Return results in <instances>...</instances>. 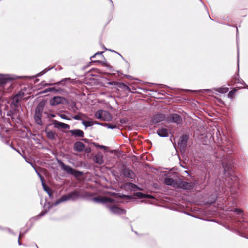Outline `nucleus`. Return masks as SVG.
Segmentation results:
<instances>
[{"label":"nucleus","instance_id":"f257e3e1","mask_svg":"<svg viewBox=\"0 0 248 248\" xmlns=\"http://www.w3.org/2000/svg\"><path fill=\"white\" fill-rule=\"evenodd\" d=\"M234 145L232 141L226 139L220 147L214 153L215 157L218 159V167L216 171L219 178L227 182L228 186L222 187L223 193L222 204L227 211L234 212L241 217L238 219L240 229L248 232V222L244 221L242 210L237 207L239 199L241 198L242 190L240 187L239 178L235 174L237 159L232 155Z\"/></svg>","mask_w":248,"mask_h":248},{"label":"nucleus","instance_id":"f03ea898","mask_svg":"<svg viewBox=\"0 0 248 248\" xmlns=\"http://www.w3.org/2000/svg\"><path fill=\"white\" fill-rule=\"evenodd\" d=\"M181 179V178L176 173L170 174L167 173L164 175V183L167 186L178 189Z\"/></svg>","mask_w":248,"mask_h":248},{"label":"nucleus","instance_id":"7ed1b4c3","mask_svg":"<svg viewBox=\"0 0 248 248\" xmlns=\"http://www.w3.org/2000/svg\"><path fill=\"white\" fill-rule=\"evenodd\" d=\"M85 198V196L81 191L77 189H74L67 194H64L61 197L62 202L70 200L75 201L78 199Z\"/></svg>","mask_w":248,"mask_h":248},{"label":"nucleus","instance_id":"20e7f679","mask_svg":"<svg viewBox=\"0 0 248 248\" xmlns=\"http://www.w3.org/2000/svg\"><path fill=\"white\" fill-rule=\"evenodd\" d=\"M56 161L62 170L70 175H81L83 174L81 171L74 169L71 166L65 164L61 159L56 158Z\"/></svg>","mask_w":248,"mask_h":248},{"label":"nucleus","instance_id":"39448f33","mask_svg":"<svg viewBox=\"0 0 248 248\" xmlns=\"http://www.w3.org/2000/svg\"><path fill=\"white\" fill-rule=\"evenodd\" d=\"M103 126H106L108 129L121 130L122 128L125 127L127 130L130 131L133 128H138L139 126L141 127L147 128L150 125H100ZM153 126V125H150Z\"/></svg>","mask_w":248,"mask_h":248},{"label":"nucleus","instance_id":"423d86ee","mask_svg":"<svg viewBox=\"0 0 248 248\" xmlns=\"http://www.w3.org/2000/svg\"><path fill=\"white\" fill-rule=\"evenodd\" d=\"M3 133H6L8 135L12 134V129L9 127H6L5 125H0V137L1 140L4 143L7 145L10 144V140L6 136L3 135Z\"/></svg>","mask_w":248,"mask_h":248},{"label":"nucleus","instance_id":"0eeeda50","mask_svg":"<svg viewBox=\"0 0 248 248\" xmlns=\"http://www.w3.org/2000/svg\"><path fill=\"white\" fill-rule=\"evenodd\" d=\"M179 183V188L184 190H192L197 186L198 183L196 181H186L181 178Z\"/></svg>","mask_w":248,"mask_h":248},{"label":"nucleus","instance_id":"6e6552de","mask_svg":"<svg viewBox=\"0 0 248 248\" xmlns=\"http://www.w3.org/2000/svg\"><path fill=\"white\" fill-rule=\"evenodd\" d=\"M158 127L156 133L160 137H168L170 135L172 136L171 133V127L168 125H158Z\"/></svg>","mask_w":248,"mask_h":248},{"label":"nucleus","instance_id":"1a4fd4ad","mask_svg":"<svg viewBox=\"0 0 248 248\" xmlns=\"http://www.w3.org/2000/svg\"><path fill=\"white\" fill-rule=\"evenodd\" d=\"M95 116L96 118L104 121H109L112 118L109 112L102 109L97 110L95 114Z\"/></svg>","mask_w":248,"mask_h":248},{"label":"nucleus","instance_id":"9d476101","mask_svg":"<svg viewBox=\"0 0 248 248\" xmlns=\"http://www.w3.org/2000/svg\"><path fill=\"white\" fill-rule=\"evenodd\" d=\"M45 103L42 101L39 103L35 109V113L34 114V120L36 124H41V117Z\"/></svg>","mask_w":248,"mask_h":248},{"label":"nucleus","instance_id":"9b49d317","mask_svg":"<svg viewBox=\"0 0 248 248\" xmlns=\"http://www.w3.org/2000/svg\"><path fill=\"white\" fill-rule=\"evenodd\" d=\"M62 201L61 197L57 199L55 202L51 203L50 202H47L46 198L45 199V202L44 205L43 206V212L46 214L48 213L49 210L53 207L58 205V204L62 203Z\"/></svg>","mask_w":248,"mask_h":248},{"label":"nucleus","instance_id":"f8f14e48","mask_svg":"<svg viewBox=\"0 0 248 248\" xmlns=\"http://www.w3.org/2000/svg\"><path fill=\"white\" fill-rule=\"evenodd\" d=\"M189 139V134H184L180 136L178 141V146L181 150L185 151Z\"/></svg>","mask_w":248,"mask_h":248},{"label":"nucleus","instance_id":"ddd939ff","mask_svg":"<svg viewBox=\"0 0 248 248\" xmlns=\"http://www.w3.org/2000/svg\"><path fill=\"white\" fill-rule=\"evenodd\" d=\"M92 200L97 203H101L107 207V205L110 203L114 201V200L111 198L105 197L102 198L100 197H95L92 199Z\"/></svg>","mask_w":248,"mask_h":248},{"label":"nucleus","instance_id":"4468645a","mask_svg":"<svg viewBox=\"0 0 248 248\" xmlns=\"http://www.w3.org/2000/svg\"><path fill=\"white\" fill-rule=\"evenodd\" d=\"M107 207L108 208L109 211L114 214L121 215L126 214V210L125 209L118 207L116 205H110V203H108V205H107Z\"/></svg>","mask_w":248,"mask_h":248},{"label":"nucleus","instance_id":"2eb2a0df","mask_svg":"<svg viewBox=\"0 0 248 248\" xmlns=\"http://www.w3.org/2000/svg\"><path fill=\"white\" fill-rule=\"evenodd\" d=\"M50 104L51 106H57L59 104H66L68 103L67 100L63 97L55 96L50 100Z\"/></svg>","mask_w":248,"mask_h":248},{"label":"nucleus","instance_id":"dca6fc26","mask_svg":"<svg viewBox=\"0 0 248 248\" xmlns=\"http://www.w3.org/2000/svg\"><path fill=\"white\" fill-rule=\"evenodd\" d=\"M21 99V96L19 94H16L12 98V101L10 103L11 110L10 111L15 110L19 106V101Z\"/></svg>","mask_w":248,"mask_h":248},{"label":"nucleus","instance_id":"f3484780","mask_svg":"<svg viewBox=\"0 0 248 248\" xmlns=\"http://www.w3.org/2000/svg\"><path fill=\"white\" fill-rule=\"evenodd\" d=\"M166 121L169 123H174L180 124L182 121V117L177 114H171L167 117Z\"/></svg>","mask_w":248,"mask_h":248},{"label":"nucleus","instance_id":"a211bd4d","mask_svg":"<svg viewBox=\"0 0 248 248\" xmlns=\"http://www.w3.org/2000/svg\"><path fill=\"white\" fill-rule=\"evenodd\" d=\"M45 132L47 138L51 140L55 141L59 138L58 135L56 132L49 129L46 127L45 129Z\"/></svg>","mask_w":248,"mask_h":248},{"label":"nucleus","instance_id":"6ab92c4d","mask_svg":"<svg viewBox=\"0 0 248 248\" xmlns=\"http://www.w3.org/2000/svg\"><path fill=\"white\" fill-rule=\"evenodd\" d=\"M219 193L217 189H214L209 195L207 202L212 204L217 201Z\"/></svg>","mask_w":248,"mask_h":248},{"label":"nucleus","instance_id":"aec40b11","mask_svg":"<svg viewBox=\"0 0 248 248\" xmlns=\"http://www.w3.org/2000/svg\"><path fill=\"white\" fill-rule=\"evenodd\" d=\"M121 175L124 178L129 179H134L135 177V173L129 168H124L122 170Z\"/></svg>","mask_w":248,"mask_h":248},{"label":"nucleus","instance_id":"412c9836","mask_svg":"<svg viewBox=\"0 0 248 248\" xmlns=\"http://www.w3.org/2000/svg\"><path fill=\"white\" fill-rule=\"evenodd\" d=\"M85 145L81 141H78L75 142L73 145L74 150L77 152H82L84 150Z\"/></svg>","mask_w":248,"mask_h":248},{"label":"nucleus","instance_id":"4be33fe9","mask_svg":"<svg viewBox=\"0 0 248 248\" xmlns=\"http://www.w3.org/2000/svg\"><path fill=\"white\" fill-rule=\"evenodd\" d=\"M15 78H11L9 75H0V87L3 88V85L8 82L9 80H13Z\"/></svg>","mask_w":248,"mask_h":248},{"label":"nucleus","instance_id":"5701e85b","mask_svg":"<svg viewBox=\"0 0 248 248\" xmlns=\"http://www.w3.org/2000/svg\"><path fill=\"white\" fill-rule=\"evenodd\" d=\"M167 119L165 115L162 113L157 114L153 116L152 121L153 124H157Z\"/></svg>","mask_w":248,"mask_h":248},{"label":"nucleus","instance_id":"b1692460","mask_svg":"<svg viewBox=\"0 0 248 248\" xmlns=\"http://www.w3.org/2000/svg\"><path fill=\"white\" fill-rule=\"evenodd\" d=\"M93 161L99 165H101L104 163V160L103 158V155L100 152H97L93 156Z\"/></svg>","mask_w":248,"mask_h":248},{"label":"nucleus","instance_id":"393cba45","mask_svg":"<svg viewBox=\"0 0 248 248\" xmlns=\"http://www.w3.org/2000/svg\"><path fill=\"white\" fill-rule=\"evenodd\" d=\"M71 135L75 138L84 137V132L79 129H74L70 130Z\"/></svg>","mask_w":248,"mask_h":248},{"label":"nucleus","instance_id":"a878e982","mask_svg":"<svg viewBox=\"0 0 248 248\" xmlns=\"http://www.w3.org/2000/svg\"><path fill=\"white\" fill-rule=\"evenodd\" d=\"M37 174L38 175L39 177L41 179V182H42V186L43 187V190L46 193H48V192H49L51 190L50 188V187L46 185L43 181V177L41 176V175L40 174L39 172H37Z\"/></svg>","mask_w":248,"mask_h":248},{"label":"nucleus","instance_id":"bb28decb","mask_svg":"<svg viewBox=\"0 0 248 248\" xmlns=\"http://www.w3.org/2000/svg\"><path fill=\"white\" fill-rule=\"evenodd\" d=\"M126 186L130 190H136L139 188V186L131 182L127 183Z\"/></svg>","mask_w":248,"mask_h":248},{"label":"nucleus","instance_id":"cd10ccee","mask_svg":"<svg viewBox=\"0 0 248 248\" xmlns=\"http://www.w3.org/2000/svg\"><path fill=\"white\" fill-rule=\"evenodd\" d=\"M46 215V214L42 211L37 216H34L29 219V221H31L32 220H33L34 221H36L40 219L42 217Z\"/></svg>","mask_w":248,"mask_h":248},{"label":"nucleus","instance_id":"c85d7f7f","mask_svg":"<svg viewBox=\"0 0 248 248\" xmlns=\"http://www.w3.org/2000/svg\"><path fill=\"white\" fill-rule=\"evenodd\" d=\"M92 145L95 147L96 149H100L104 150H107L108 148V147L103 145H100L98 143L95 142H92Z\"/></svg>","mask_w":248,"mask_h":248},{"label":"nucleus","instance_id":"c756f323","mask_svg":"<svg viewBox=\"0 0 248 248\" xmlns=\"http://www.w3.org/2000/svg\"><path fill=\"white\" fill-rule=\"evenodd\" d=\"M118 87L128 92H131V89L129 86L123 83H119Z\"/></svg>","mask_w":248,"mask_h":248},{"label":"nucleus","instance_id":"7c9ffc66","mask_svg":"<svg viewBox=\"0 0 248 248\" xmlns=\"http://www.w3.org/2000/svg\"><path fill=\"white\" fill-rule=\"evenodd\" d=\"M215 91L221 93H225L228 92L229 88L226 87H220L215 89Z\"/></svg>","mask_w":248,"mask_h":248},{"label":"nucleus","instance_id":"2f4dec72","mask_svg":"<svg viewBox=\"0 0 248 248\" xmlns=\"http://www.w3.org/2000/svg\"><path fill=\"white\" fill-rule=\"evenodd\" d=\"M149 195H147V194H146L145 193H143L141 192H137L136 193V196L138 198H140V199H141V198H145V197H147Z\"/></svg>","mask_w":248,"mask_h":248},{"label":"nucleus","instance_id":"473e14b6","mask_svg":"<svg viewBox=\"0 0 248 248\" xmlns=\"http://www.w3.org/2000/svg\"><path fill=\"white\" fill-rule=\"evenodd\" d=\"M82 124H102L101 123H100L96 121H82Z\"/></svg>","mask_w":248,"mask_h":248},{"label":"nucleus","instance_id":"72a5a7b5","mask_svg":"<svg viewBox=\"0 0 248 248\" xmlns=\"http://www.w3.org/2000/svg\"><path fill=\"white\" fill-rule=\"evenodd\" d=\"M54 127L57 128H67L69 129L70 128V125H54Z\"/></svg>","mask_w":248,"mask_h":248},{"label":"nucleus","instance_id":"f704fd0d","mask_svg":"<svg viewBox=\"0 0 248 248\" xmlns=\"http://www.w3.org/2000/svg\"><path fill=\"white\" fill-rule=\"evenodd\" d=\"M5 231H7L8 232L14 235H16V233L15 232L11 229L7 227H5Z\"/></svg>","mask_w":248,"mask_h":248},{"label":"nucleus","instance_id":"c9c22d12","mask_svg":"<svg viewBox=\"0 0 248 248\" xmlns=\"http://www.w3.org/2000/svg\"><path fill=\"white\" fill-rule=\"evenodd\" d=\"M83 152H85V153L89 154V153H91L92 149H91V147H86L85 146V147L84 148V150Z\"/></svg>","mask_w":248,"mask_h":248},{"label":"nucleus","instance_id":"e433bc0d","mask_svg":"<svg viewBox=\"0 0 248 248\" xmlns=\"http://www.w3.org/2000/svg\"><path fill=\"white\" fill-rule=\"evenodd\" d=\"M153 187L155 189H159L160 188L159 185L156 183L153 184Z\"/></svg>","mask_w":248,"mask_h":248},{"label":"nucleus","instance_id":"4c0bfd02","mask_svg":"<svg viewBox=\"0 0 248 248\" xmlns=\"http://www.w3.org/2000/svg\"><path fill=\"white\" fill-rule=\"evenodd\" d=\"M54 90H55L54 88H47V89H46V90H45L43 91V93H47V92H52V91H54Z\"/></svg>","mask_w":248,"mask_h":248},{"label":"nucleus","instance_id":"58836bf2","mask_svg":"<svg viewBox=\"0 0 248 248\" xmlns=\"http://www.w3.org/2000/svg\"><path fill=\"white\" fill-rule=\"evenodd\" d=\"M25 161H26L27 163H29L30 164H31V166H32V167L34 169V170H35V171H36V172H38V171L36 170L35 169V167H34V164L33 163V162H32V161H28V160H27V158H26V159H25Z\"/></svg>","mask_w":248,"mask_h":248},{"label":"nucleus","instance_id":"ea45409f","mask_svg":"<svg viewBox=\"0 0 248 248\" xmlns=\"http://www.w3.org/2000/svg\"><path fill=\"white\" fill-rule=\"evenodd\" d=\"M50 69H44L43 71L41 72L40 73H39L38 74V76H41L43 75V74L46 73L47 71H48Z\"/></svg>","mask_w":248,"mask_h":248},{"label":"nucleus","instance_id":"a19ab883","mask_svg":"<svg viewBox=\"0 0 248 248\" xmlns=\"http://www.w3.org/2000/svg\"><path fill=\"white\" fill-rule=\"evenodd\" d=\"M83 140L85 142L88 143L89 145H92V142H93V141H91L90 140L87 139H83Z\"/></svg>","mask_w":248,"mask_h":248},{"label":"nucleus","instance_id":"79ce46f5","mask_svg":"<svg viewBox=\"0 0 248 248\" xmlns=\"http://www.w3.org/2000/svg\"><path fill=\"white\" fill-rule=\"evenodd\" d=\"M16 151L20 155H21L25 159H26V156L25 155H23L21 154V152H20V150L18 148H17L16 150Z\"/></svg>","mask_w":248,"mask_h":248},{"label":"nucleus","instance_id":"37998d69","mask_svg":"<svg viewBox=\"0 0 248 248\" xmlns=\"http://www.w3.org/2000/svg\"><path fill=\"white\" fill-rule=\"evenodd\" d=\"M102 53H103V52H97L96 53H95L93 56L91 57L90 58L92 59V58H95L96 57V56H97L98 55H101Z\"/></svg>","mask_w":248,"mask_h":248},{"label":"nucleus","instance_id":"c03bdc74","mask_svg":"<svg viewBox=\"0 0 248 248\" xmlns=\"http://www.w3.org/2000/svg\"><path fill=\"white\" fill-rule=\"evenodd\" d=\"M21 234V232H20L18 238V244L19 246H21V245L24 246L25 245L24 244L21 243L20 240H19Z\"/></svg>","mask_w":248,"mask_h":248},{"label":"nucleus","instance_id":"a18cd8bd","mask_svg":"<svg viewBox=\"0 0 248 248\" xmlns=\"http://www.w3.org/2000/svg\"><path fill=\"white\" fill-rule=\"evenodd\" d=\"M47 194H48L49 197L51 199H52L53 198V194L51 190L49 192H48V193H47Z\"/></svg>","mask_w":248,"mask_h":248},{"label":"nucleus","instance_id":"49530a36","mask_svg":"<svg viewBox=\"0 0 248 248\" xmlns=\"http://www.w3.org/2000/svg\"><path fill=\"white\" fill-rule=\"evenodd\" d=\"M118 84H119L118 82H117L116 81H112V82H110L108 83V84L109 85H117L118 86Z\"/></svg>","mask_w":248,"mask_h":248},{"label":"nucleus","instance_id":"de8ad7c7","mask_svg":"<svg viewBox=\"0 0 248 248\" xmlns=\"http://www.w3.org/2000/svg\"><path fill=\"white\" fill-rule=\"evenodd\" d=\"M31 229V227H28V228H27L23 232H22V235H24L26 233H27L29 230Z\"/></svg>","mask_w":248,"mask_h":248},{"label":"nucleus","instance_id":"09e8293b","mask_svg":"<svg viewBox=\"0 0 248 248\" xmlns=\"http://www.w3.org/2000/svg\"><path fill=\"white\" fill-rule=\"evenodd\" d=\"M233 93H234L232 91L230 92L229 93H228V97L231 98H232Z\"/></svg>","mask_w":248,"mask_h":248},{"label":"nucleus","instance_id":"8fccbe9b","mask_svg":"<svg viewBox=\"0 0 248 248\" xmlns=\"http://www.w3.org/2000/svg\"><path fill=\"white\" fill-rule=\"evenodd\" d=\"M73 118L75 120H80L81 119V116L79 115H75Z\"/></svg>","mask_w":248,"mask_h":248},{"label":"nucleus","instance_id":"3c124183","mask_svg":"<svg viewBox=\"0 0 248 248\" xmlns=\"http://www.w3.org/2000/svg\"><path fill=\"white\" fill-rule=\"evenodd\" d=\"M53 124H65L64 123H62V122H58L57 121H54L53 123Z\"/></svg>","mask_w":248,"mask_h":248},{"label":"nucleus","instance_id":"603ef678","mask_svg":"<svg viewBox=\"0 0 248 248\" xmlns=\"http://www.w3.org/2000/svg\"><path fill=\"white\" fill-rule=\"evenodd\" d=\"M61 117L62 118L65 119H68L67 118L66 115H65V114H62Z\"/></svg>","mask_w":248,"mask_h":248},{"label":"nucleus","instance_id":"864d4df0","mask_svg":"<svg viewBox=\"0 0 248 248\" xmlns=\"http://www.w3.org/2000/svg\"><path fill=\"white\" fill-rule=\"evenodd\" d=\"M8 146H9L12 149H14V145H13V143L12 142H10L9 144L8 145Z\"/></svg>","mask_w":248,"mask_h":248},{"label":"nucleus","instance_id":"5fc2aeb1","mask_svg":"<svg viewBox=\"0 0 248 248\" xmlns=\"http://www.w3.org/2000/svg\"><path fill=\"white\" fill-rule=\"evenodd\" d=\"M239 49H238V68H239Z\"/></svg>","mask_w":248,"mask_h":248},{"label":"nucleus","instance_id":"6e6d98bb","mask_svg":"<svg viewBox=\"0 0 248 248\" xmlns=\"http://www.w3.org/2000/svg\"><path fill=\"white\" fill-rule=\"evenodd\" d=\"M70 79H70V78H65L63 79L61 81V82H62V81H63L70 80Z\"/></svg>","mask_w":248,"mask_h":248},{"label":"nucleus","instance_id":"4d7b16f0","mask_svg":"<svg viewBox=\"0 0 248 248\" xmlns=\"http://www.w3.org/2000/svg\"><path fill=\"white\" fill-rule=\"evenodd\" d=\"M0 230L2 231H5V227H3L1 226H0Z\"/></svg>","mask_w":248,"mask_h":248},{"label":"nucleus","instance_id":"13d9d810","mask_svg":"<svg viewBox=\"0 0 248 248\" xmlns=\"http://www.w3.org/2000/svg\"><path fill=\"white\" fill-rule=\"evenodd\" d=\"M185 214L186 215H187L188 216H192V217H193L191 214L190 213H188V212H184Z\"/></svg>","mask_w":248,"mask_h":248},{"label":"nucleus","instance_id":"bf43d9fd","mask_svg":"<svg viewBox=\"0 0 248 248\" xmlns=\"http://www.w3.org/2000/svg\"><path fill=\"white\" fill-rule=\"evenodd\" d=\"M215 127H216L217 128V130H218V128L220 127V125L219 124H217V125H213Z\"/></svg>","mask_w":248,"mask_h":248},{"label":"nucleus","instance_id":"052dcab7","mask_svg":"<svg viewBox=\"0 0 248 248\" xmlns=\"http://www.w3.org/2000/svg\"><path fill=\"white\" fill-rule=\"evenodd\" d=\"M85 127V128H87L88 127H91L92 126H93V125H83Z\"/></svg>","mask_w":248,"mask_h":248},{"label":"nucleus","instance_id":"680f3d73","mask_svg":"<svg viewBox=\"0 0 248 248\" xmlns=\"http://www.w3.org/2000/svg\"><path fill=\"white\" fill-rule=\"evenodd\" d=\"M202 126V127L203 128V129H205V127H207V125L206 124H205V125H201Z\"/></svg>","mask_w":248,"mask_h":248},{"label":"nucleus","instance_id":"e2e57ef3","mask_svg":"<svg viewBox=\"0 0 248 248\" xmlns=\"http://www.w3.org/2000/svg\"><path fill=\"white\" fill-rule=\"evenodd\" d=\"M23 126V127L25 128V129H28V125H26V124H25V125H22Z\"/></svg>","mask_w":248,"mask_h":248},{"label":"nucleus","instance_id":"0e129e2a","mask_svg":"<svg viewBox=\"0 0 248 248\" xmlns=\"http://www.w3.org/2000/svg\"><path fill=\"white\" fill-rule=\"evenodd\" d=\"M31 222V225H30V226L29 227H31V229L32 228V227L33 226V222Z\"/></svg>","mask_w":248,"mask_h":248},{"label":"nucleus","instance_id":"69168bd1","mask_svg":"<svg viewBox=\"0 0 248 248\" xmlns=\"http://www.w3.org/2000/svg\"><path fill=\"white\" fill-rule=\"evenodd\" d=\"M170 140L171 142V143L173 144V146H174V143L173 142V141L171 138L170 139Z\"/></svg>","mask_w":248,"mask_h":248},{"label":"nucleus","instance_id":"338daca9","mask_svg":"<svg viewBox=\"0 0 248 248\" xmlns=\"http://www.w3.org/2000/svg\"><path fill=\"white\" fill-rule=\"evenodd\" d=\"M125 76L126 77H127V78H131V77L130 76H129V75H125Z\"/></svg>","mask_w":248,"mask_h":248},{"label":"nucleus","instance_id":"774afa93","mask_svg":"<svg viewBox=\"0 0 248 248\" xmlns=\"http://www.w3.org/2000/svg\"><path fill=\"white\" fill-rule=\"evenodd\" d=\"M34 246L36 248H39L36 244L34 243Z\"/></svg>","mask_w":248,"mask_h":248}]
</instances>
